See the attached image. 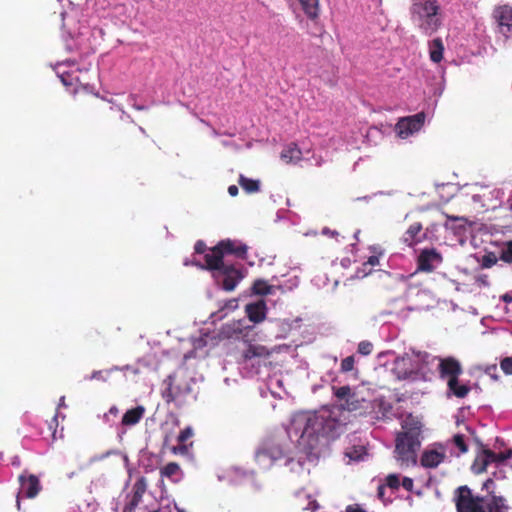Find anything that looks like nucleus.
<instances>
[{"mask_svg":"<svg viewBox=\"0 0 512 512\" xmlns=\"http://www.w3.org/2000/svg\"><path fill=\"white\" fill-rule=\"evenodd\" d=\"M248 319L253 323H260L266 317V304L264 301H258L246 305Z\"/></svg>","mask_w":512,"mask_h":512,"instance_id":"19","label":"nucleus"},{"mask_svg":"<svg viewBox=\"0 0 512 512\" xmlns=\"http://www.w3.org/2000/svg\"><path fill=\"white\" fill-rule=\"evenodd\" d=\"M492 463H496L495 452L488 448H483L475 457L471 468L474 473L481 474Z\"/></svg>","mask_w":512,"mask_h":512,"instance_id":"13","label":"nucleus"},{"mask_svg":"<svg viewBox=\"0 0 512 512\" xmlns=\"http://www.w3.org/2000/svg\"><path fill=\"white\" fill-rule=\"evenodd\" d=\"M346 512H365L364 510L360 509V508H354L352 506H348L347 508V511Z\"/></svg>","mask_w":512,"mask_h":512,"instance_id":"54","label":"nucleus"},{"mask_svg":"<svg viewBox=\"0 0 512 512\" xmlns=\"http://www.w3.org/2000/svg\"><path fill=\"white\" fill-rule=\"evenodd\" d=\"M219 248H221L224 256L225 255H234L237 258L245 259L247 255L248 247L238 241L225 239L221 240L219 243Z\"/></svg>","mask_w":512,"mask_h":512,"instance_id":"14","label":"nucleus"},{"mask_svg":"<svg viewBox=\"0 0 512 512\" xmlns=\"http://www.w3.org/2000/svg\"><path fill=\"white\" fill-rule=\"evenodd\" d=\"M409 13L414 27L425 36H432L443 26L438 0H412Z\"/></svg>","mask_w":512,"mask_h":512,"instance_id":"2","label":"nucleus"},{"mask_svg":"<svg viewBox=\"0 0 512 512\" xmlns=\"http://www.w3.org/2000/svg\"><path fill=\"white\" fill-rule=\"evenodd\" d=\"M421 442L417 432L400 433L396 438L395 453L401 465L410 466L417 462V451Z\"/></svg>","mask_w":512,"mask_h":512,"instance_id":"5","label":"nucleus"},{"mask_svg":"<svg viewBox=\"0 0 512 512\" xmlns=\"http://www.w3.org/2000/svg\"><path fill=\"white\" fill-rule=\"evenodd\" d=\"M144 414L145 408L141 405L129 409L124 413L121 424L123 426H133L143 418Z\"/></svg>","mask_w":512,"mask_h":512,"instance_id":"21","label":"nucleus"},{"mask_svg":"<svg viewBox=\"0 0 512 512\" xmlns=\"http://www.w3.org/2000/svg\"><path fill=\"white\" fill-rule=\"evenodd\" d=\"M511 456H512L511 450H507V451L499 452V453L495 452L496 464L503 463L504 461L509 459Z\"/></svg>","mask_w":512,"mask_h":512,"instance_id":"43","label":"nucleus"},{"mask_svg":"<svg viewBox=\"0 0 512 512\" xmlns=\"http://www.w3.org/2000/svg\"><path fill=\"white\" fill-rule=\"evenodd\" d=\"M500 368L506 375H512V357H505L500 361Z\"/></svg>","mask_w":512,"mask_h":512,"instance_id":"41","label":"nucleus"},{"mask_svg":"<svg viewBox=\"0 0 512 512\" xmlns=\"http://www.w3.org/2000/svg\"><path fill=\"white\" fill-rule=\"evenodd\" d=\"M422 230L423 227L420 222L411 224L402 236L403 243L413 247L422 242L426 238V234Z\"/></svg>","mask_w":512,"mask_h":512,"instance_id":"16","label":"nucleus"},{"mask_svg":"<svg viewBox=\"0 0 512 512\" xmlns=\"http://www.w3.org/2000/svg\"><path fill=\"white\" fill-rule=\"evenodd\" d=\"M164 397L166 398V401L169 403V402H173L175 401L176 399V396L175 394L173 393V390H172V387H171V384H169V386L167 387V389L165 390L164 392Z\"/></svg>","mask_w":512,"mask_h":512,"instance_id":"47","label":"nucleus"},{"mask_svg":"<svg viewBox=\"0 0 512 512\" xmlns=\"http://www.w3.org/2000/svg\"><path fill=\"white\" fill-rule=\"evenodd\" d=\"M499 259L505 263L512 264V240L504 244Z\"/></svg>","mask_w":512,"mask_h":512,"instance_id":"35","label":"nucleus"},{"mask_svg":"<svg viewBox=\"0 0 512 512\" xmlns=\"http://www.w3.org/2000/svg\"><path fill=\"white\" fill-rule=\"evenodd\" d=\"M204 258L206 262L205 268L215 273L227 264L223 261L224 254L218 244L211 248Z\"/></svg>","mask_w":512,"mask_h":512,"instance_id":"17","label":"nucleus"},{"mask_svg":"<svg viewBox=\"0 0 512 512\" xmlns=\"http://www.w3.org/2000/svg\"><path fill=\"white\" fill-rule=\"evenodd\" d=\"M426 114L419 112L412 116L401 117L394 128H421L425 124Z\"/></svg>","mask_w":512,"mask_h":512,"instance_id":"20","label":"nucleus"},{"mask_svg":"<svg viewBox=\"0 0 512 512\" xmlns=\"http://www.w3.org/2000/svg\"><path fill=\"white\" fill-rule=\"evenodd\" d=\"M160 475L171 479L174 482H178L182 477V470L178 463L169 462L160 469Z\"/></svg>","mask_w":512,"mask_h":512,"instance_id":"25","label":"nucleus"},{"mask_svg":"<svg viewBox=\"0 0 512 512\" xmlns=\"http://www.w3.org/2000/svg\"><path fill=\"white\" fill-rule=\"evenodd\" d=\"M384 489H385V488H384L383 486H380V487L378 488V495H379V497H382V496H383Z\"/></svg>","mask_w":512,"mask_h":512,"instance_id":"55","label":"nucleus"},{"mask_svg":"<svg viewBox=\"0 0 512 512\" xmlns=\"http://www.w3.org/2000/svg\"><path fill=\"white\" fill-rule=\"evenodd\" d=\"M490 482H492V480H491V479H488V480L485 482V484H484V485H485V486H487V485H488V483H490Z\"/></svg>","mask_w":512,"mask_h":512,"instance_id":"60","label":"nucleus"},{"mask_svg":"<svg viewBox=\"0 0 512 512\" xmlns=\"http://www.w3.org/2000/svg\"><path fill=\"white\" fill-rule=\"evenodd\" d=\"M379 265V256L372 255L368 257L367 261L362 264L361 271L364 275H368L371 273L372 268Z\"/></svg>","mask_w":512,"mask_h":512,"instance_id":"36","label":"nucleus"},{"mask_svg":"<svg viewBox=\"0 0 512 512\" xmlns=\"http://www.w3.org/2000/svg\"><path fill=\"white\" fill-rule=\"evenodd\" d=\"M19 483L21 491L30 499L35 498L42 489L39 478L34 474L22 473L19 476Z\"/></svg>","mask_w":512,"mask_h":512,"instance_id":"12","label":"nucleus"},{"mask_svg":"<svg viewBox=\"0 0 512 512\" xmlns=\"http://www.w3.org/2000/svg\"><path fill=\"white\" fill-rule=\"evenodd\" d=\"M122 368H124L123 371L130 370V366L129 365L123 366Z\"/></svg>","mask_w":512,"mask_h":512,"instance_id":"58","label":"nucleus"},{"mask_svg":"<svg viewBox=\"0 0 512 512\" xmlns=\"http://www.w3.org/2000/svg\"><path fill=\"white\" fill-rule=\"evenodd\" d=\"M401 485L402 487L411 492L413 490V487H414V481L412 478H409V477H404L402 482H401Z\"/></svg>","mask_w":512,"mask_h":512,"instance_id":"45","label":"nucleus"},{"mask_svg":"<svg viewBox=\"0 0 512 512\" xmlns=\"http://www.w3.org/2000/svg\"><path fill=\"white\" fill-rule=\"evenodd\" d=\"M214 277L225 291H233L243 278V275L240 268L234 264H226L214 273Z\"/></svg>","mask_w":512,"mask_h":512,"instance_id":"7","label":"nucleus"},{"mask_svg":"<svg viewBox=\"0 0 512 512\" xmlns=\"http://www.w3.org/2000/svg\"><path fill=\"white\" fill-rule=\"evenodd\" d=\"M238 192H239V190H238V187H237L236 185H230V186L228 187V193H229V195H231L232 197L237 196V195H238Z\"/></svg>","mask_w":512,"mask_h":512,"instance_id":"50","label":"nucleus"},{"mask_svg":"<svg viewBox=\"0 0 512 512\" xmlns=\"http://www.w3.org/2000/svg\"><path fill=\"white\" fill-rule=\"evenodd\" d=\"M355 358L354 356H348L341 361L340 371L342 373H348L354 369Z\"/></svg>","mask_w":512,"mask_h":512,"instance_id":"39","label":"nucleus"},{"mask_svg":"<svg viewBox=\"0 0 512 512\" xmlns=\"http://www.w3.org/2000/svg\"><path fill=\"white\" fill-rule=\"evenodd\" d=\"M147 490L145 477L137 479L132 488L129 502L124 507V512H160L159 508L144 504L143 496Z\"/></svg>","mask_w":512,"mask_h":512,"instance_id":"6","label":"nucleus"},{"mask_svg":"<svg viewBox=\"0 0 512 512\" xmlns=\"http://www.w3.org/2000/svg\"><path fill=\"white\" fill-rule=\"evenodd\" d=\"M123 370L124 368H119V366H113L110 369L93 371L92 374L86 376L85 379L90 381L97 380L106 382L112 372Z\"/></svg>","mask_w":512,"mask_h":512,"instance_id":"31","label":"nucleus"},{"mask_svg":"<svg viewBox=\"0 0 512 512\" xmlns=\"http://www.w3.org/2000/svg\"><path fill=\"white\" fill-rule=\"evenodd\" d=\"M274 286L263 279H257L252 286V292L256 295L265 296L274 293Z\"/></svg>","mask_w":512,"mask_h":512,"instance_id":"29","label":"nucleus"},{"mask_svg":"<svg viewBox=\"0 0 512 512\" xmlns=\"http://www.w3.org/2000/svg\"><path fill=\"white\" fill-rule=\"evenodd\" d=\"M366 453L364 446H353L345 452V455L354 461L362 459L363 455Z\"/></svg>","mask_w":512,"mask_h":512,"instance_id":"34","label":"nucleus"},{"mask_svg":"<svg viewBox=\"0 0 512 512\" xmlns=\"http://www.w3.org/2000/svg\"><path fill=\"white\" fill-rule=\"evenodd\" d=\"M438 372L441 379L453 381L459 379L463 373L462 365L459 360L454 357L439 358Z\"/></svg>","mask_w":512,"mask_h":512,"instance_id":"9","label":"nucleus"},{"mask_svg":"<svg viewBox=\"0 0 512 512\" xmlns=\"http://www.w3.org/2000/svg\"><path fill=\"white\" fill-rule=\"evenodd\" d=\"M442 261V255L435 248L424 249L417 258L418 270L432 272Z\"/></svg>","mask_w":512,"mask_h":512,"instance_id":"10","label":"nucleus"},{"mask_svg":"<svg viewBox=\"0 0 512 512\" xmlns=\"http://www.w3.org/2000/svg\"><path fill=\"white\" fill-rule=\"evenodd\" d=\"M342 422L330 410H322L308 416L302 437L317 441L320 437L335 439L343 431Z\"/></svg>","mask_w":512,"mask_h":512,"instance_id":"3","label":"nucleus"},{"mask_svg":"<svg viewBox=\"0 0 512 512\" xmlns=\"http://www.w3.org/2000/svg\"><path fill=\"white\" fill-rule=\"evenodd\" d=\"M492 19L497 25V31L506 39L512 32V6L509 4L498 5L493 9Z\"/></svg>","mask_w":512,"mask_h":512,"instance_id":"8","label":"nucleus"},{"mask_svg":"<svg viewBox=\"0 0 512 512\" xmlns=\"http://www.w3.org/2000/svg\"><path fill=\"white\" fill-rule=\"evenodd\" d=\"M302 152L295 143L289 144L281 152V159L286 164L296 163L301 160Z\"/></svg>","mask_w":512,"mask_h":512,"instance_id":"23","label":"nucleus"},{"mask_svg":"<svg viewBox=\"0 0 512 512\" xmlns=\"http://www.w3.org/2000/svg\"><path fill=\"white\" fill-rule=\"evenodd\" d=\"M498 261L497 256L493 252L486 253L482 256L481 259V267L488 269L493 267Z\"/></svg>","mask_w":512,"mask_h":512,"instance_id":"37","label":"nucleus"},{"mask_svg":"<svg viewBox=\"0 0 512 512\" xmlns=\"http://www.w3.org/2000/svg\"><path fill=\"white\" fill-rule=\"evenodd\" d=\"M501 299L505 303H511L512 302V296L510 294H508V293H505L504 295H502Z\"/></svg>","mask_w":512,"mask_h":512,"instance_id":"53","label":"nucleus"},{"mask_svg":"<svg viewBox=\"0 0 512 512\" xmlns=\"http://www.w3.org/2000/svg\"><path fill=\"white\" fill-rule=\"evenodd\" d=\"M453 503L457 512H507V501L503 496L487 493L474 494L467 485L457 487L453 493Z\"/></svg>","mask_w":512,"mask_h":512,"instance_id":"1","label":"nucleus"},{"mask_svg":"<svg viewBox=\"0 0 512 512\" xmlns=\"http://www.w3.org/2000/svg\"><path fill=\"white\" fill-rule=\"evenodd\" d=\"M410 362V358L402 357L401 359H397L395 362L396 370H399L401 368H405L407 364Z\"/></svg>","mask_w":512,"mask_h":512,"instance_id":"49","label":"nucleus"},{"mask_svg":"<svg viewBox=\"0 0 512 512\" xmlns=\"http://www.w3.org/2000/svg\"><path fill=\"white\" fill-rule=\"evenodd\" d=\"M193 429L188 426L181 430L177 436L178 445L171 447V452L176 455H188L193 442L187 443L193 437Z\"/></svg>","mask_w":512,"mask_h":512,"instance_id":"15","label":"nucleus"},{"mask_svg":"<svg viewBox=\"0 0 512 512\" xmlns=\"http://www.w3.org/2000/svg\"><path fill=\"white\" fill-rule=\"evenodd\" d=\"M51 16L55 17L54 22L58 24L59 26H64V20L66 16V11L62 7V5L58 2L53 5L51 8Z\"/></svg>","mask_w":512,"mask_h":512,"instance_id":"33","label":"nucleus"},{"mask_svg":"<svg viewBox=\"0 0 512 512\" xmlns=\"http://www.w3.org/2000/svg\"><path fill=\"white\" fill-rule=\"evenodd\" d=\"M446 458L444 451L435 449L425 450L421 456V465L425 468H436Z\"/></svg>","mask_w":512,"mask_h":512,"instance_id":"18","label":"nucleus"},{"mask_svg":"<svg viewBox=\"0 0 512 512\" xmlns=\"http://www.w3.org/2000/svg\"><path fill=\"white\" fill-rule=\"evenodd\" d=\"M452 443L459 449L460 453L464 454L468 451L463 434H455L452 438Z\"/></svg>","mask_w":512,"mask_h":512,"instance_id":"38","label":"nucleus"},{"mask_svg":"<svg viewBox=\"0 0 512 512\" xmlns=\"http://www.w3.org/2000/svg\"><path fill=\"white\" fill-rule=\"evenodd\" d=\"M418 130H396V137L400 139H406L409 136L413 135L414 132Z\"/></svg>","mask_w":512,"mask_h":512,"instance_id":"46","label":"nucleus"},{"mask_svg":"<svg viewBox=\"0 0 512 512\" xmlns=\"http://www.w3.org/2000/svg\"><path fill=\"white\" fill-rule=\"evenodd\" d=\"M429 56L432 62L439 63L443 59L444 44L441 38H434L429 42Z\"/></svg>","mask_w":512,"mask_h":512,"instance_id":"24","label":"nucleus"},{"mask_svg":"<svg viewBox=\"0 0 512 512\" xmlns=\"http://www.w3.org/2000/svg\"><path fill=\"white\" fill-rule=\"evenodd\" d=\"M485 373L489 375L492 379L498 380L499 376L497 375V366L496 364L489 365L485 369Z\"/></svg>","mask_w":512,"mask_h":512,"instance_id":"44","label":"nucleus"},{"mask_svg":"<svg viewBox=\"0 0 512 512\" xmlns=\"http://www.w3.org/2000/svg\"><path fill=\"white\" fill-rule=\"evenodd\" d=\"M448 390L457 398H465L469 392L470 387L466 384H460L459 379L447 382Z\"/></svg>","mask_w":512,"mask_h":512,"instance_id":"26","label":"nucleus"},{"mask_svg":"<svg viewBox=\"0 0 512 512\" xmlns=\"http://www.w3.org/2000/svg\"><path fill=\"white\" fill-rule=\"evenodd\" d=\"M414 373V370L413 369H404V371L402 372V375H398L399 378H403V379H406V378H409L412 374Z\"/></svg>","mask_w":512,"mask_h":512,"instance_id":"51","label":"nucleus"},{"mask_svg":"<svg viewBox=\"0 0 512 512\" xmlns=\"http://www.w3.org/2000/svg\"><path fill=\"white\" fill-rule=\"evenodd\" d=\"M57 420V415H54L53 416V421H56Z\"/></svg>","mask_w":512,"mask_h":512,"instance_id":"62","label":"nucleus"},{"mask_svg":"<svg viewBox=\"0 0 512 512\" xmlns=\"http://www.w3.org/2000/svg\"><path fill=\"white\" fill-rule=\"evenodd\" d=\"M272 354L266 346L261 344H248L247 348L242 352V360L247 363L255 360L258 365L262 361L268 359Z\"/></svg>","mask_w":512,"mask_h":512,"instance_id":"11","label":"nucleus"},{"mask_svg":"<svg viewBox=\"0 0 512 512\" xmlns=\"http://www.w3.org/2000/svg\"><path fill=\"white\" fill-rule=\"evenodd\" d=\"M304 13L310 19H315L319 15V0H299Z\"/></svg>","mask_w":512,"mask_h":512,"instance_id":"27","label":"nucleus"},{"mask_svg":"<svg viewBox=\"0 0 512 512\" xmlns=\"http://www.w3.org/2000/svg\"><path fill=\"white\" fill-rule=\"evenodd\" d=\"M386 485L391 489H398L401 485L399 476L396 474H390L386 478Z\"/></svg>","mask_w":512,"mask_h":512,"instance_id":"42","label":"nucleus"},{"mask_svg":"<svg viewBox=\"0 0 512 512\" xmlns=\"http://www.w3.org/2000/svg\"><path fill=\"white\" fill-rule=\"evenodd\" d=\"M510 207L512 208V203L510 204Z\"/></svg>","mask_w":512,"mask_h":512,"instance_id":"63","label":"nucleus"},{"mask_svg":"<svg viewBox=\"0 0 512 512\" xmlns=\"http://www.w3.org/2000/svg\"><path fill=\"white\" fill-rule=\"evenodd\" d=\"M333 395L340 402L339 408L343 411L353 412L364 416L373 410V405L361 391L352 389L349 385L332 386Z\"/></svg>","mask_w":512,"mask_h":512,"instance_id":"4","label":"nucleus"},{"mask_svg":"<svg viewBox=\"0 0 512 512\" xmlns=\"http://www.w3.org/2000/svg\"><path fill=\"white\" fill-rule=\"evenodd\" d=\"M295 500V505L302 510L314 512L319 508L318 502L315 499H313L310 495H307L303 492H298L295 495Z\"/></svg>","mask_w":512,"mask_h":512,"instance_id":"22","label":"nucleus"},{"mask_svg":"<svg viewBox=\"0 0 512 512\" xmlns=\"http://www.w3.org/2000/svg\"><path fill=\"white\" fill-rule=\"evenodd\" d=\"M323 233H324V234H328V233H329V229H324V230H323Z\"/></svg>","mask_w":512,"mask_h":512,"instance_id":"61","label":"nucleus"},{"mask_svg":"<svg viewBox=\"0 0 512 512\" xmlns=\"http://www.w3.org/2000/svg\"><path fill=\"white\" fill-rule=\"evenodd\" d=\"M238 183L242 187V189L248 194L256 193L260 190L259 180L250 179L243 175H240Z\"/></svg>","mask_w":512,"mask_h":512,"instance_id":"30","label":"nucleus"},{"mask_svg":"<svg viewBox=\"0 0 512 512\" xmlns=\"http://www.w3.org/2000/svg\"><path fill=\"white\" fill-rule=\"evenodd\" d=\"M168 443H169V436H168V435H166V436L164 437V445H168Z\"/></svg>","mask_w":512,"mask_h":512,"instance_id":"56","label":"nucleus"},{"mask_svg":"<svg viewBox=\"0 0 512 512\" xmlns=\"http://www.w3.org/2000/svg\"><path fill=\"white\" fill-rule=\"evenodd\" d=\"M206 248V244L202 240L197 241L194 246L195 253L197 254H203Z\"/></svg>","mask_w":512,"mask_h":512,"instance_id":"48","label":"nucleus"},{"mask_svg":"<svg viewBox=\"0 0 512 512\" xmlns=\"http://www.w3.org/2000/svg\"><path fill=\"white\" fill-rule=\"evenodd\" d=\"M17 508L20 509V501H19V495L17 496Z\"/></svg>","mask_w":512,"mask_h":512,"instance_id":"57","label":"nucleus"},{"mask_svg":"<svg viewBox=\"0 0 512 512\" xmlns=\"http://www.w3.org/2000/svg\"><path fill=\"white\" fill-rule=\"evenodd\" d=\"M358 353L362 354V355H369L372 353L373 351V344L369 341H361L359 344H358Z\"/></svg>","mask_w":512,"mask_h":512,"instance_id":"40","label":"nucleus"},{"mask_svg":"<svg viewBox=\"0 0 512 512\" xmlns=\"http://www.w3.org/2000/svg\"><path fill=\"white\" fill-rule=\"evenodd\" d=\"M402 428L404 429L403 433L415 432L416 431L417 432V438L420 439L422 423L418 419L413 417L412 415H408L404 419V421L402 423Z\"/></svg>","mask_w":512,"mask_h":512,"instance_id":"28","label":"nucleus"},{"mask_svg":"<svg viewBox=\"0 0 512 512\" xmlns=\"http://www.w3.org/2000/svg\"><path fill=\"white\" fill-rule=\"evenodd\" d=\"M177 512H185L183 509L176 507Z\"/></svg>","mask_w":512,"mask_h":512,"instance_id":"59","label":"nucleus"},{"mask_svg":"<svg viewBox=\"0 0 512 512\" xmlns=\"http://www.w3.org/2000/svg\"><path fill=\"white\" fill-rule=\"evenodd\" d=\"M119 413V410L116 406H112L109 411H108V414H105V417H107L109 414L110 415H113V416H117Z\"/></svg>","mask_w":512,"mask_h":512,"instance_id":"52","label":"nucleus"},{"mask_svg":"<svg viewBox=\"0 0 512 512\" xmlns=\"http://www.w3.org/2000/svg\"><path fill=\"white\" fill-rule=\"evenodd\" d=\"M283 455L282 451L278 447H272V448H263L259 450L256 454V458L258 460H261L263 457H271L273 460L281 458Z\"/></svg>","mask_w":512,"mask_h":512,"instance_id":"32","label":"nucleus"}]
</instances>
